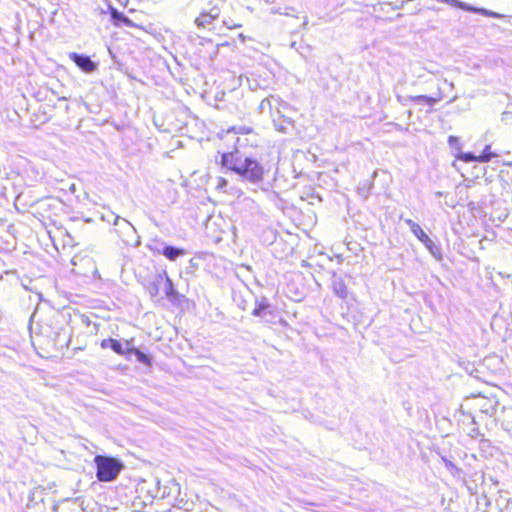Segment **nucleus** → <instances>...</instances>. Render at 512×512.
Wrapping results in <instances>:
<instances>
[{
  "instance_id": "nucleus-1",
  "label": "nucleus",
  "mask_w": 512,
  "mask_h": 512,
  "mask_svg": "<svg viewBox=\"0 0 512 512\" xmlns=\"http://www.w3.org/2000/svg\"><path fill=\"white\" fill-rule=\"evenodd\" d=\"M220 166L237 174L242 180L251 183L261 182L266 175L265 166L252 156H243L237 151L220 153Z\"/></svg>"
},
{
  "instance_id": "nucleus-2",
  "label": "nucleus",
  "mask_w": 512,
  "mask_h": 512,
  "mask_svg": "<svg viewBox=\"0 0 512 512\" xmlns=\"http://www.w3.org/2000/svg\"><path fill=\"white\" fill-rule=\"evenodd\" d=\"M221 141H224V147L228 148L227 142H232L233 150L240 153V149L257 148L260 145L259 134L247 126H232L221 134Z\"/></svg>"
},
{
  "instance_id": "nucleus-3",
  "label": "nucleus",
  "mask_w": 512,
  "mask_h": 512,
  "mask_svg": "<svg viewBox=\"0 0 512 512\" xmlns=\"http://www.w3.org/2000/svg\"><path fill=\"white\" fill-rule=\"evenodd\" d=\"M96 467V478L100 482H112L117 479L124 469L123 462L113 456L96 455L94 457Z\"/></svg>"
},
{
  "instance_id": "nucleus-4",
  "label": "nucleus",
  "mask_w": 512,
  "mask_h": 512,
  "mask_svg": "<svg viewBox=\"0 0 512 512\" xmlns=\"http://www.w3.org/2000/svg\"><path fill=\"white\" fill-rule=\"evenodd\" d=\"M414 109L418 112L431 113L434 111L433 107L441 100L440 96L430 97L426 95H416L409 98Z\"/></svg>"
},
{
  "instance_id": "nucleus-5",
  "label": "nucleus",
  "mask_w": 512,
  "mask_h": 512,
  "mask_svg": "<svg viewBox=\"0 0 512 512\" xmlns=\"http://www.w3.org/2000/svg\"><path fill=\"white\" fill-rule=\"evenodd\" d=\"M221 14V8L218 4L212 5L208 11H202L196 18L195 24L199 28H205L216 20Z\"/></svg>"
},
{
  "instance_id": "nucleus-6",
  "label": "nucleus",
  "mask_w": 512,
  "mask_h": 512,
  "mask_svg": "<svg viewBox=\"0 0 512 512\" xmlns=\"http://www.w3.org/2000/svg\"><path fill=\"white\" fill-rule=\"evenodd\" d=\"M405 222L409 226L414 236L420 242H422L429 250H432L435 245L431 238L426 234V232L411 219H406Z\"/></svg>"
},
{
  "instance_id": "nucleus-7",
  "label": "nucleus",
  "mask_w": 512,
  "mask_h": 512,
  "mask_svg": "<svg viewBox=\"0 0 512 512\" xmlns=\"http://www.w3.org/2000/svg\"><path fill=\"white\" fill-rule=\"evenodd\" d=\"M70 59L84 72L90 73L96 69V64L90 59L89 56L81 55L78 53H71Z\"/></svg>"
},
{
  "instance_id": "nucleus-8",
  "label": "nucleus",
  "mask_w": 512,
  "mask_h": 512,
  "mask_svg": "<svg viewBox=\"0 0 512 512\" xmlns=\"http://www.w3.org/2000/svg\"><path fill=\"white\" fill-rule=\"evenodd\" d=\"M445 1L447 3L452 4L455 7H458L460 9L468 11V12H474V13H478V14H481V15H484V16L491 17V18H496V19H499V18L502 17V15L497 13V12L488 11V10H486L484 8L471 7V6H468V5L464 4V3L459 2L457 0H445Z\"/></svg>"
},
{
  "instance_id": "nucleus-9",
  "label": "nucleus",
  "mask_w": 512,
  "mask_h": 512,
  "mask_svg": "<svg viewBox=\"0 0 512 512\" xmlns=\"http://www.w3.org/2000/svg\"><path fill=\"white\" fill-rule=\"evenodd\" d=\"M100 346L103 349L110 348L118 355L127 356V346L125 345V348H124L122 346V344L120 343V341H118L117 339H114V338L103 339L100 343Z\"/></svg>"
},
{
  "instance_id": "nucleus-10",
  "label": "nucleus",
  "mask_w": 512,
  "mask_h": 512,
  "mask_svg": "<svg viewBox=\"0 0 512 512\" xmlns=\"http://www.w3.org/2000/svg\"><path fill=\"white\" fill-rule=\"evenodd\" d=\"M132 343V340H126L125 341V345L127 346V356H130V355H135L136 359L140 362V363H143L147 366H151L152 362H151V359L145 354L143 353L141 350H139L138 348H135L131 345Z\"/></svg>"
},
{
  "instance_id": "nucleus-11",
  "label": "nucleus",
  "mask_w": 512,
  "mask_h": 512,
  "mask_svg": "<svg viewBox=\"0 0 512 512\" xmlns=\"http://www.w3.org/2000/svg\"><path fill=\"white\" fill-rule=\"evenodd\" d=\"M332 289L339 298H346L348 295V288L345 281L341 277H336L332 281Z\"/></svg>"
},
{
  "instance_id": "nucleus-12",
  "label": "nucleus",
  "mask_w": 512,
  "mask_h": 512,
  "mask_svg": "<svg viewBox=\"0 0 512 512\" xmlns=\"http://www.w3.org/2000/svg\"><path fill=\"white\" fill-rule=\"evenodd\" d=\"M162 253L168 260L174 261L178 257L185 255L186 251L183 248L165 246L162 250Z\"/></svg>"
},
{
  "instance_id": "nucleus-13",
  "label": "nucleus",
  "mask_w": 512,
  "mask_h": 512,
  "mask_svg": "<svg viewBox=\"0 0 512 512\" xmlns=\"http://www.w3.org/2000/svg\"><path fill=\"white\" fill-rule=\"evenodd\" d=\"M269 307L270 305L266 300L256 301L251 314L256 317H262Z\"/></svg>"
},
{
  "instance_id": "nucleus-14",
  "label": "nucleus",
  "mask_w": 512,
  "mask_h": 512,
  "mask_svg": "<svg viewBox=\"0 0 512 512\" xmlns=\"http://www.w3.org/2000/svg\"><path fill=\"white\" fill-rule=\"evenodd\" d=\"M497 155L491 152V146L486 145L480 155L477 156V162L486 163Z\"/></svg>"
},
{
  "instance_id": "nucleus-15",
  "label": "nucleus",
  "mask_w": 512,
  "mask_h": 512,
  "mask_svg": "<svg viewBox=\"0 0 512 512\" xmlns=\"http://www.w3.org/2000/svg\"><path fill=\"white\" fill-rule=\"evenodd\" d=\"M165 284H166L165 285V294H166V296L169 297L172 300L177 299L178 298V293H177V291L174 288L172 280L168 276H166Z\"/></svg>"
},
{
  "instance_id": "nucleus-16",
  "label": "nucleus",
  "mask_w": 512,
  "mask_h": 512,
  "mask_svg": "<svg viewBox=\"0 0 512 512\" xmlns=\"http://www.w3.org/2000/svg\"><path fill=\"white\" fill-rule=\"evenodd\" d=\"M477 156L478 155H474L470 152H461L459 154L456 155V159L457 160H460V161H463V162H471V161H476L477 162Z\"/></svg>"
},
{
  "instance_id": "nucleus-17",
  "label": "nucleus",
  "mask_w": 512,
  "mask_h": 512,
  "mask_svg": "<svg viewBox=\"0 0 512 512\" xmlns=\"http://www.w3.org/2000/svg\"><path fill=\"white\" fill-rule=\"evenodd\" d=\"M112 16L115 19H118L119 21H121L124 25H126L128 27L134 26L133 22L129 18H127L126 16H123L122 14L118 13L117 11H113Z\"/></svg>"
},
{
  "instance_id": "nucleus-18",
  "label": "nucleus",
  "mask_w": 512,
  "mask_h": 512,
  "mask_svg": "<svg viewBox=\"0 0 512 512\" xmlns=\"http://www.w3.org/2000/svg\"><path fill=\"white\" fill-rule=\"evenodd\" d=\"M218 183H219L218 184L219 187H223V186H225L227 184V180L225 178H223V177H220L218 179Z\"/></svg>"
},
{
  "instance_id": "nucleus-19",
  "label": "nucleus",
  "mask_w": 512,
  "mask_h": 512,
  "mask_svg": "<svg viewBox=\"0 0 512 512\" xmlns=\"http://www.w3.org/2000/svg\"><path fill=\"white\" fill-rule=\"evenodd\" d=\"M227 27H228L229 29H236V28H240V27H242V24H240V23H236V24L227 25Z\"/></svg>"
},
{
  "instance_id": "nucleus-20",
  "label": "nucleus",
  "mask_w": 512,
  "mask_h": 512,
  "mask_svg": "<svg viewBox=\"0 0 512 512\" xmlns=\"http://www.w3.org/2000/svg\"><path fill=\"white\" fill-rule=\"evenodd\" d=\"M455 138L453 136H450L449 137V141L451 142L452 140H454Z\"/></svg>"
}]
</instances>
